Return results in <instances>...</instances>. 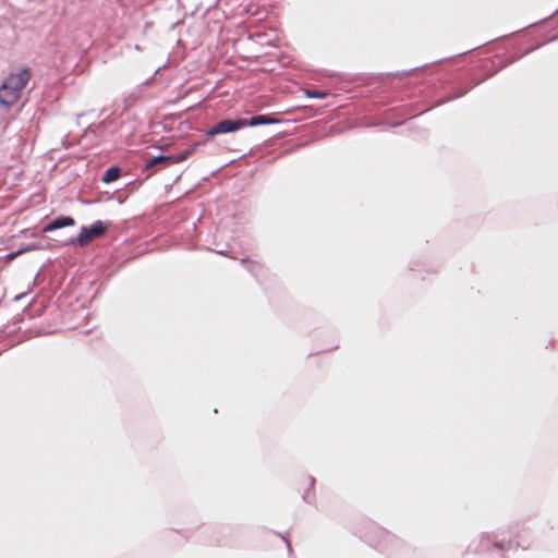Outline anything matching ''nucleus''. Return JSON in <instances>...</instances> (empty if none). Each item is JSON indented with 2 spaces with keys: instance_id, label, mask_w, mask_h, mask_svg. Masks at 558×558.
<instances>
[{
  "instance_id": "nucleus-5",
  "label": "nucleus",
  "mask_w": 558,
  "mask_h": 558,
  "mask_svg": "<svg viewBox=\"0 0 558 558\" xmlns=\"http://www.w3.org/2000/svg\"><path fill=\"white\" fill-rule=\"evenodd\" d=\"M274 119L266 114L255 116L250 120L245 119V126H256L272 123Z\"/></svg>"
},
{
  "instance_id": "nucleus-7",
  "label": "nucleus",
  "mask_w": 558,
  "mask_h": 558,
  "mask_svg": "<svg viewBox=\"0 0 558 558\" xmlns=\"http://www.w3.org/2000/svg\"><path fill=\"white\" fill-rule=\"evenodd\" d=\"M120 174H121L120 168L110 167L105 171V173L102 175V181L106 183L113 182L120 178Z\"/></svg>"
},
{
  "instance_id": "nucleus-10",
  "label": "nucleus",
  "mask_w": 558,
  "mask_h": 558,
  "mask_svg": "<svg viewBox=\"0 0 558 558\" xmlns=\"http://www.w3.org/2000/svg\"><path fill=\"white\" fill-rule=\"evenodd\" d=\"M16 255H19V253H12L9 255V258H14Z\"/></svg>"
},
{
  "instance_id": "nucleus-3",
  "label": "nucleus",
  "mask_w": 558,
  "mask_h": 558,
  "mask_svg": "<svg viewBox=\"0 0 558 558\" xmlns=\"http://www.w3.org/2000/svg\"><path fill=\"white\" fill-rule=\"evenodd\" d=\"M243 128H245V119H238V120L226 119V120L219 121L217 124L211 126L208 130L207 135L215 136V135L222 134V133L235 132Z\"/></svg>"
},
{
  "instance_id": "nucleus-8",
  "label": "nucleus",
  "mask_w": 558,
  "mask_h": 558,
  "mask_svg": "<svg viewBox=\"0 0 558 558\" xmlns=\"http://www.w3.org/2000/svg\"><path fill=\"white\" fill-rule=\"evenodd\" d=\"M196 146L197 145H195L194 147L187 148L183 153L178 155L177 157H173V160H171V163H178V162H182V161L186 160L194 153Z\"/></svg>"
},
{
  "instance_id": "nucleus-9",
  "label": "nucleus",
  "mask_w": 558,
  "mask_h": 558,
  "mask_svg": "<svg viewBox=\"0 0 558 558\" xmlns=\"http://www.w3.org/2000/svg\"><path fill=\"white\" fill-rule=\"evenodd\" d=\"M305 94L307 97L311 98H325L327 96V93L320 92V90H305Z\"/></svg>"
},
{
  "instance_id": "nucleus-6",
  "label": "nucleus",
  "mask_w": 558,
  "mask_h": 558,
  "mask_svg": "<svg viewBox=\"0 0 558 558\" xmlns=\"http://www.w3.org/2000/svg\"><path fill=\"white\" fill-rule=\"evenodd\" d=\"M171 160H173V156H157L151 158L145 166L146 170H149L150 168L158 166V165H170Z\"/></svg>"
},
{
  "instance_id": "nucleus-4",
  "label": "nucleus",
  "mask_w": 558,
  "mask_h": 558,
  "mask_svg": "<svg viewBox=\"0 0 558 558\" xmlns=\"http://www.w3.org/2000/svg\"><path fill=\"white\" fill-rule=\"evenodd\" d=\"M75 221L72 217H58L44 227L43 232H51L53 230L74 226Z\"/></svg>"
},
{
  "instance_id": "nucleus-2",
  "label": "nucleus",
  "mask_w": 558,
  "mask_h": 558,
  "mask_svg": "<svg viewBox=\"0 0 558 558\" xmlns=\"http://www.w3.org/2000/svg\"><path fill=\"white\" fill-rule=\"evenodd\" d=\"M108 229L102 221H95L89 228L82 227L78 235L71 240L73 245L85 246L93 240L101 236Z\"/></svg>"
},
{
  "instance_id": "nucleus-1",
  "label": "nucleus",
  "mask_w": 558,
  "mask_h": 558,
  "mask_svg": "<svg viewBox=\"0 0 558 558\" xmlns=\"http://www.w3.org/2000/svg\"><path fill=\"white\" fill-rule=\"evenodd\" d=\"M31 78L32 72L27 66L11 72L0 85V106L7 109L15 106Z\"/></svg>"
}]
</instances>
